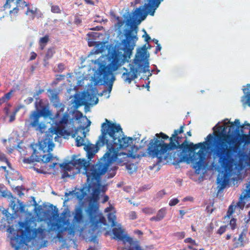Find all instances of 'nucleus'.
<instances>
[{
  "mask_svg": "<svg viewBox=\"0 0 250 250\" xmlns=\"http://www.w3.org/2000/svg\"><path fill=\"white\" fill-rule=\"evenodd\" d=\"M66 212H63L58 219V223H48L50 228L47 229L44 225H41L37 229H32V224L34 222L31 220L19 223L21 229L17 230L15 229L13 226H10L7 229L9 233L8 237L10 240L11 246L15 250H19L24 244L28 245L31 243L33 246L37 245L42 241L46 236V233H49L51 231L58 230L57 237L60 240L62 239V233L64 231L67 232V236L72 239L75 235L73 226H70L69 219L66 216Z\"/></svg>",
  "mask_w": 250,
  "mask_h": 250,
  "instance_id": "1",
  "label": "nucleus"
},
{
  "mask_svg": "<svg viewBox=\"0 0 250 250\" xmlns=\"http://www.w3.org/2000/svg\"><path fill=\"white\" fill-rule=\"evenodd\" d=\"M105 123H103L101 126L102 134L99 137L98 145L100 146L106 145L108 151L100 160H103L105 164L110 167H117L114 165L115 162H124V159L127 157L128 155L121 151L130 146L133 138L123 137L122 129L119 125H116L105 119Z\"/></svg>",
  "mask_w": 250,
  "mask_h": 250,
  "instance_id": "2",
  "label": "nucleus"
},
{
  "mask_svg": "<svg viewBox=\"0 0 250 250\" xmlns=\"http://www.w3.org/2000/svg\"><path fill=\"white\" fill-rule=\"evenodd\" d=\"M98 68L94 75L97 83L106 85L107 89L103 90L102 95L109 93L112 90L113 84L115 80L113 72L116 74L122 73V78L125 83L130 84L131 82L138 78L141 73L148 71L149 63H129V69L122 67L124 63H98Z\"/></svg>",
  "mask_w": 250,
  "mask_h": 250,
  "instance_id": "3",
  "label": "nucleus"
},
{
  "mask_svg": "<svg viewBox=\"0 0 250 250\" xmlns=\"http://www.w3.org/2000/svg\"><path fill=\"white\" fill-rule=\"evenodd\" d=\"M169 137L162 133L155 134L153 139L150 140L147 146L148 154L152 158H157L159 162L165 160H173L176 163L188 160V155L183 154V151L177 150L176 145H171L165 142Z\"/></svg>",
  "mask_w": 250,
  "mask_h": 250,
  "instance_id": "4",
  "label": "nucleus"
},
{
  "mask_svg": "<svg viewBox=\"0 0 250 250\" xmlns=\"http://www.w3.org/2000/svg\"><path fill=\"white\" fill-rule=\"evenodd\" d=\"M184 125H181L179 129H175L171 136L169 138L171 145H176L177 150L182 151L183 154H187L188 151H194L195 149L200 148L198 152H194L191 156L188 155V160L193 164V168L195 169L197 174H200L201 170L205 168L206 166V144L207 142L200 143L194 145L190 143L188 144L187 139L182 142L183 137L180 135L184 132Z\"/></svg>",
  "mask_w": 250,
  "mask_h": 250,
  "instance_id": "5",
  "label": "nucleus"
},
{
  "mask_svg": "<svg viewBox=\"0 0 250 250\" xmlns=\"http://www.w3.org/2000/svg\"><path fill=\"white\" fill-rule=\"evenodd\" d=\"M129 29H125V39L122 41L123 46H110L107 49L106 59L109 62H129L132 50L137 41V26L134 24V21L129 19L126 21Z\"/></svg>",
  "mask_w": 250,
  "mask_h": 250,
  "instance_id": "6",
  "label": "nucleus"
},
{
  "mask_svg": "<svg viewBox=\"0 0 250 250\" xmlns=\"http://www.w3.org/2000/svg\"><path fill=\"white\" fill-rule=\"evenodd\" d=\"M103 160L86 169L87 182L89 191H91L92 198L94 202H97L100 193L101 176L106 172L108 178L113 177L116 173L117 168L110 167L104 163Z\"/></svg>",
  "mask_w": 250,
  "mask_h": 250,
  "instance_id": "7",
  "label": "nucleus"
},
{
  "mask_svg": "<svg viewBox=\"0 0 250 250\" xmlns=\"http://www.w3.org/2000/svg\"><path fill=\"white\" fill-rule=\"evenodd\" d=\"M212 152L214 158L218 159L219 163L224 168V170L219 174L217 178V183L222 189L225 188L228 185L230 178L232 175H239L245 168L250 167V150L248 152L243 151L238 153V161L234 168H233V159L231 168H229L221 162L219 158L214 154V147Z\"/></svg>",
  "mask_w": 250,
  "mask_h": 250,
  "instance_id": "8",
  "label": "nucleus"
},
{
  "mask_svg": "<svg viewBox=\"0 0 250 250\" xmlns=\"http://www.w3.org/2000/svg\"><path fill=\"white\" fill-rule=\"evenodd\" d=\"M65 106L62 104L58 106L57 108V112L54 118V121L56 126L55 127H51L50 132L53 134H56V136L54 138L56 142H60L62 140L60 136H68L69 135L72 130L71 129H66L65 125H71L68 124L69 115L67 112H65L62 116V118H60V113L63 112L64 110Z\"/></svg>",
  "mask_w": 250,
  "mask_h": 250,
  "instance_id": "9",
  "label": "nucleus"
},
{
  "mask_svg": "<svg viewBox=\"0 0 250 250\" xmlns=\"http://www.w3.org/2000/svg\"><path fill=\"white\" fill-rule=\"evenodd\" d=\"M98 209L99 205L97 202L89 203L86 212L93 229H97L102 225H106L105 218L102 214H99Z\"/></svg>",
  "mask_w": 250,
  "mask_h": 250,
  "instance_id": "10",
  "label": "nucleus"
},
{
  "mask_svg": "<svg viewBox=\"0 0 250 250\" xmlns=\"http://www.w3.org/2000/svg\"><path fill=\"white\" fill-rule=\"evenodd\" d=\"M148 3H145L144 7L136 8L133 13L134 17L136 18L140 17V22L144 20L148 14L151 16H154L155 10L158 7L160 3L163 0H147Z\"/></svg>",
  "mask_w": 250,
  "mask_h": 250,
  "instance_id": "11",
  "label": "nucleus"
},
{
  "mask_svg": "<svg viewBox=\"0 0 250 250\" xmlns=\"http://www.w3.org/2000/svg\"><path fill=\"white\" fill-rule=\"evenodd\" d=\"M94 165H88V162L84 159H78L76 156H74L71 161L64 165H61V167H62L64 170L69 171L73 174L80 173V169L83 167L86 174V169Z\"/></svg>",
  "mask_w": 250,
  "mask_h": 250,
  "instance_id": "12",
  "label": "nucleus"
},
{
  "mask_svg": "<svg viewBox=\"0 0 250 250\" xmlns=\"http://www.w3.org/2000/svg\"><path fill=\"white\" fill-rule=\"evenodd\" d=\"M83 209L82 206H77L73 212L74 218L72 224H70L71 226H73L74 230L82 232L83 230V227H80L84 223V216L83 214Z\"/></svg>",
  "mask_w": 250,
  "mask_h": 250,
  "instance_id": "13",
  "label": "nucleus"
},
{
  "mask_svg": "<svg viewBox=\"0 0 250 250\" xmlns=\"http://www.w3.org/2000/svg\"><path fill=\"white\" fill-rule=\"evenodd\" d=\"M248 198L250 199V182L247 184L246 189L242 193L236 204L235 205H231L229 207L227 212L228 215H232L236 209L239 208V210L243 209L245 204L244 200Z\"/></svg>",
  "mask_w": 250,
  "mask_h": 250,
  "instance_id": "14",
  "label": "nucleus"
},
{
  "mask_svg": "<svg viewBox=\"0 0 250 250\" xmlns=\"http://www.w3.org/2000/svg\"><path fill=\"white\" fill-rule=\"evenodd\" d=\"M41 117V116L38 111L32 112L29 117L30 125L35 130L41 133H43L44 132L46 126L44 122L40 121Z\"/></svg>",
  "mask_w": 250,
  "mask_h": 250,
  "instance_id": "15",
  "label": "nucleus"
},
{
  "mask_svg": "<svg viewBox=\"0 0 250 250\" xmlns=\"http://www.w3.org/2000/svg\"><path fill=\"white\" fill-rule=\"evenodd\" d=\"M51 129V127L46 132L45 138L39 142L40 149L43 151V152H49L52 151L54 147V144L52 141L53 136L55 135L54 137H55L56 135L53 134L50 132Z\"/></svg>",
  "mask_w": 250,
  "mask_h": 250,
  "instance_id": "16",
  "label": "nucleus"
},
{
  "mask_svg": "<svg viewBox=\"0 0 250 250\" xmlns=\"http://www.w3.org/2000/svg\"><path fill=\"white\" fill-rule=\"evenodd\" d=\"M15 3L16 6L10 10L9 14L11 16H16L17 15L19 11V7L23 9L25 7H27L29 5L25 0H6L5 3L3 5L5 9H9L11 8L12 3Z\"/></svg>",
  "mask_w": 250,
  "mask_h": 250,
  "instance_id": "17",
  "label": "nucleus"
},
{
  "mask_svg": "<svg viewBox=\"0 0 250 250\" xmlns=\"http://www.w3.org/2000/svg\"><path fill=\"white\" fill-rule=\"evenodd\" d=\"M71 128H68L67 129H71L72 130V132L69 136L71 135L73 138H75L76 136V135H78L75 139L76 146H83L84 144V138L86 137V133L84 131V130L86 129V128L84 127V126H80V127H78L75 130V132H74L73 129L74 125L73 124H71ZM59 136L61 137L62 136L59 135ZM64 136L65 137L67 136L65 135ZM68 136H69V135ZM60 138H61V137Z\"/></svg>",
  "mask_w": 250,
  "mask_h": 250,
  "instance_id": "18",
  "label": "nucleus"
},
{
  "mask_svg": "<svg viewBox=\"0 0 250 250\" xmlns=\"http://www.w3.org/2000/svg\"><path fill=\"white\" fill-rule=\"evenodd\" d=\"M149 57V54L144 45L137 51L133 62H148Z\"/></svg>",
  "mask_w": 250,
  "mask_h": 250,
  "instance_id": "19",
  "label": "nucleus"
},
{
  "mask_svg": "<svg viewBox=\"0 0 250 250\" xmlns=\"http://www.w3.org/2000/svg\"><path fill=\"white\" fill-rule=\"evenodd\" d=\"M97 90L93 89L92 90H87L83 95V99L85 101L86 104L95 105L98 102V99L96 96Z\"/></svg>",
  "mask_w": 250,
  "mask_h": 250,
  "instance_id": "20",
  "label": "nucleus"
},
{
  "mask_svg": "<svg viewBox=\"0 0 250 250\" xmlns=\"http://www.w3.org/2000/svg\"><path fill=\"white\" fill-rule=\"evenodd\" d=\"M10 207L12 209L15 213L19 211L21 212H24L25 206L22 202H21L18 199H13L10 203Z\"/></svg>",
  "mask_w": 250,
  "mask_h": 250,
  "instance_id": "21",
  "label": "nucleus"
},
{
  "mask_svg": "<svg viewBox=\"0 0 250 250\" xmlns=\"http://www.w3.org/2000/svg\"><path fill=\"white\" fill-rule=\"evenodd\" d=\"M98 142L99 140L97 141L96 146L90 144L84 146V148L86 151L87 156L90 160L93 157L95 153L98 151L99 147L101 146L98 145Z\"/></svg>",
  "mask_w": 250,
  "mask_h": 250,
  "instance_id": "22",
  "label": "nucleus"
},
{
  "mask_svg": "<svg viewBox=\"0 0 250 250\" xmlns=\"http://www.w3.org/2000/svg\"><path fill=\"white\" fill-rule=\"evenodd\" d=\"M116 226L118 228H114L112 229V232L114 235L115 238L118 240H122L124 243L126 242V239L127 238H130L127 236L125 234H124V230L121 228V225H118Z\"/></svg>",
  "mask_w": 250,
  "mask_h": 250,
  "instance_id": "23",
  "label": "nucleus"
},
{
  "mask_svg": "<svg viewBox=\"0 0 250 250\" xmlns=\"http://www.w3.org/2000/svg\"><path fill=\"white\" fill-rule=\"evenodd\" d=\"M243 90L244 95L242 97L241 102L244 106L248 105L250 107V84H248L247 87Z\"/></svg>",
  "mask_w": 250,
  "mask_h": 250,
  "instance_id": "24",
  "label": "nucleus"
},
{
  "mask_svg": "<svg viewBox=\"0 0 250 250\" xmlns=\"http://www.w3.org/2000/svg\"><path fill=\"white\" fill-rule=\"evenodd\" d=\"M167 213V209L163 208L159 209L156 216H154L150 218V221L159 222L164 219Z\"/></svg>",
  "mask_w": 250,
  "mask_h": 250,
  "instance_id": "25",
  "label": "nucleus"
},
{
  "mask_svg": "<svg viewBox=\"0 0 250 250\" xmlns=\"http://www.w3.org/2000/svg\"><path fill=\"white\" fill-rule=\"evenodd\" d=\"M126 242L130 245L127 250H142L138 242L134 241L131 238H127Z\"/></svg>",
  "mask_w": 250,
  "mask_h": 250,
  "instance_id": "26",
  "label": "nucleus"
},
{
  "mask_svg": "<svg viewBox=\"0 0 250 250\" xmlns=\"http://www.w3.org/2000/svg\"><path fill=\"white\" fill-rule=\"evenodd\" d=\"M35 153L36 150H34V153L29 158H24L23 162L26 164H31L35 162H40L41 161V157L37 156Z\"/></svg>",
  "mask_w": 250,
  "mask_h": 250,
  "instance_id": "27",
  "label": "nucleus"
},
{
  "mask_svg": "<svg viewBox=\"0 0 250 250\" xmlns=\"http://www.w3.org/2000/svg\"><path fill=\"white\" fill-rule=\"evenodd\" d=\"M74 117L77 120H79L81 119L82 121L83 122L84 121H86V122L87 123V124L85 126H84L85 128L90 125L91 122L90 121V120H88L86 116L83 117V113L80 111H77L75 113Z\"/></svg>",
  "mask_w": 250,
  "mask_h": 250,
  "instance_id": "28",
  "label": "nucleus"
},
{
  "mask_svg": "<svg viewBox=\"0 0 250 250\" xmlns=\"http://www.w3.org/2000/svg\"><path fill=\"white\" fill-rule=\"evenodd\" d=\"M49 41V36L47 35H45L44 37L41 38L39 42L40 45V48L41 50H43L47 43Z\"/></svg>",
  "mask_w": 250,
  "mask_h": 250,
  "instance_id": "29",
  "label": "nucleus"
},
{
  "mask_svg": "<svg viewBox=\"0 0 250 250\" xmlns=\"http://www.w3.org/2000/svg\"><path fill=\"white\" fill-rule=\"evenodd\" d=\"M55 53L54 47L49 48L47 49L44 57V61L48 60L51 58Z\"/></svg>",
  "mask_w": 250,
  "mask_h": 250,
  "instance_id": "30",
  "label": "nucleus"
},
{
  "mask_svg": "<svg viewBox=\"0 0 250 250\" xmlns=\"http://www.w3.org/2000/svg\"><path fill=\"white\" fill-rule=\"evenodd\" d=\"M116 217L115 215L112 213H109L108 214V220L110 222L112 227H115L117 226L116 222Z\"/></svg>",
  "mask_w": 250,
  "mask_h": 250,
  "instance_id": "31",
  "label": "nucleus"
},
{
  "mask_svg": "<svg viewBox=\"0 0 250 250\" xmlns=\"http://www.w3.org/2000/svg\"><path fill=\"white\" fill-rule=\"evenodd\" d=\"M243 234L244 233L242 232L239 236L238 239L237 240V242L234 244L235 247H238L242 246L243 245ZM236 241V238H235L234 239V241Z\"/></svg>",
  "mask_w": 250,
  "mask_h": 250,
  "instance_id": "32",
  "label": "nucleus"
},
{
  "mask_svg": "<svg viewBox=\"0 0 250 250\" xmlns=\"http://www.w3.org/2000/svg\"><path fill=\"white\" fill-rule=\"evenodd\" d=\"M51 11L53 13L60 14L61 13V10L59 6L54 5L52 3H50Z\"/></svg>",
  "mask_w": 250,
  "mask_h": 250,
  "instance_id": "33",
  "label": "nucleus"
},
{
  "mask_svg": "<svg viewBox=\"0 0 250 250\" xmlns=\"http://www.w3.org/2000/svg\"><path fill=\"white\" fill-rule=\"evenodd\" d=\"M52 158V154L49 153L47 155H44L41 158V161L46 163L49 162Z\"/></svg>",
  "mask_w": 250,
  "mask_h": 250,
  "instance_id": "34",
  "label": "nucleus"
},
{
  "mask_svg": "<svg viewBox=\"0 0 250 250\" xmlns=\"http://www.w3.org/2000/svg\"><path fill=\"white\" fill-rule=\"evenodd\" d=\"M27 7V8L25 12V14L26 15L30 16L32 17V18L33 19L36 13V9L35 10L30 9V8L29 7V5Z\"/></svg>",
  "mask_w": 250,
  "mask_h": 250,
  "instance_id": "35",
  "label": "nucleus"
},
{
  "mask_svg": "<svg viewBox=\"0 0 250 250\" xmlns=\"http://www.w3.org/2000/svg\"><path fill=\"white\" fill-rule=\"evenodd\" d=\"M14 91L11 90L6 94H5L1 98L5 102H7L11 98Z\"/></svg>",
  "mask_w": 250,
  "mask_h": 250,
  "instance_id": "36",
  "label": "nucleus"
},
{
  "mask_svg": "<svg viewBox=\"0 0 250 250\" xmlns=\"http://www.w3.org/2000/svg\"><path fill=\"white\" fill-rule=\"evenodd\" d=\"M19 110V108L15 109L14 111L9 116V122L11 123L15 120L16 115Z\"/></svg>",
  "mask_w": 250,
  "mask_h": 250,
  "instance_id": "37",
  "label": "nucleus"
},
{
  "mask_svg": "<svg viewBox=\"0 0 250 250\" xmlns=\"http://www.w3.org/2000/svg\"><path fill=\"white\" fill-rule=\"evenodd\" d=\"M166 194V193L164 190H161L157 193L155 198L157 200H160L162 199Z\"/></svg>",
  "mask_w": 250,
  "mask_h": 250,
  "instance_id": "38",
  "label": "nucleus"
},
{
  "mask_svg": "<svg viewBox=\"0 0 250 250\" xmlns=\"http://www.w3.org/2000/svg\"><path fill=\"white\" fill-rule=\"evenodd\" d=\"M35 111H38V113L40 114V116L42 117V116H46L49 115V111L48 109L44 108L41 110H36Z\"/></svg>",
  "mask_w": 250,
  "mask_h": 250,
  "instance_id": "39",
  "label": "nucleus"
},
{
  "mask_svg": "<svg viewBox=\"0 0 250 250\" xmlns=\"http://www.w3.org/2000/svg\"><path fill=\"white\" fill-rule=\"evenodd\" d=\"M143 211L146 214H152L155 212V210L152 208H145L143 209Z\"/></svg>",
  "mask_w": 250,
  "mask_h": 250,
  "instance_id": "40",
  "label": "nucleus"
},
{
  "mask_svg": "<svg viewBox=\"0 0 250 250\" xmlns=\"http://www.w3.org/2000/svg\"><path fill=\"white\" fill-rule=\"evenodd\" d=\"M51 92L50 101L57 100L59 98L58 94L55 93L53 90H50Z\"/></svg>",
  "mask_w": 250,
  "mask_h": 250,
  "instance_id": "41",
  "label": "nucleus"
},
{
  "mask_svg": "<svg viewBox=\"0 0 250 250\" xmlns=\"http://www.w3.org/2000/svg\"><path fill=\"white\" fill-rule=\"evenodd\" d=\"M174 236L177 237L179 239H182L185 236V233L184 231L177 232L174 234Z\"/></svg>",
  "mask_w": 250,
  "mask_h": 250,
  "instance_id": "42",
  "label": "nucleus"
},
{
  "mask_svg": "<svg viewBox=\"0 0 250 250\" xmlns=\"http://www.w3.org/2000/svg\"><path fill=\"white\" fill-rule=\"evenodd\" d=\"M51 102L52 103L53 106L56 108H58V106L62 104L60 102L59 98L57 100H53Z\"/></svg>",
  "mask_w": 250,
  "mask_h": 250,
  "instance_id": "43",
  "label": "nucleus"
},
{
  "mask_svg": "<svg viewBox=\"0 0 250 250\" xmlns=\"http://www.w3.org/2000/svg\"><path fill=\"white\" fill-rule=\"evenodd\" d=\"M179 200L177 198L172 199L170 200V201L169 202V205L170 206H175L177 204H178L179 203Z\"/></svg>",
  "mask_w": 250,
  "mask_h": 250,
  "instance_id": "44",
  "label": "nucleus"
},
{
  "mask_svg": "<svg viewBox=\"0 0 250 250\" xmlns=\"http://www.w3.org/2000/svg\"><path fill=\"white\" fill-rule=\"evenodd\" d=\"M184 242L187 243H191L194 245H197L195 241L191 238H188L185 239Z\"/></svg>",
  "mask_w": 250,
  "mask_h": 250,
  "instance_id": "45",
  "label": "nucleus"
},
{
  "mask_svg": "<svg viewBox=\"0 0 250 250\" xmlns=\"http://www.w3.org/2000/svg\"><path fill=\"white\" fill-rule=\"evenodd\" d=\"M229 225L232 229H234L236 227V220L234 218L231 219L229 222Z\"/></svg>",
  "mask_w": 250,
  "mask_h": 250,
  "instance_id": "46",
  "label": "nucleus"
},
{
  "mask_svg": "<svg viewBox=\"0 0 250 250\" xmlns=\"http://www.w3.org/2000/svg\"><path fill=\"white\" fill-rule=\"evenodd\" d=\"M226 229V226H221L217 231V233L219 234H223Z\"/></svg>",
  "mask_w": 250,
  "mask_h": 250,
  "instance_id": "47",
  "label": "nucleus"
},
{
  "mask_svg": "<svg viewBox=\"0 0 250 250\" xmlns=\"http://www.w3.org/2000/svg\"><path fill=\"white\" fill-rule=\"evenodd\" d=\"M129 217L131 219H135L137 218V215L136 214V212L134 211H131L129 213Z\"/></svg>",
  "mask_w": 250,
  "mask_h": 250,
  "instance_id": "48",
  "label": "nucleus"
},
{
  "mask_svg": "<svg viewBox=\"0 0 250 250\" xmlns=\"http://www.w3.org/2000/svg\"><path fill=\"white\" fill-rule=\"evenodd\" d=\"M0 161L2 162H6L9 166V163L7 160L4 154H0Z\"/></svg>",
  "mask_w": 250,
  "mask_h": 250,
  "instance_id": "49",
  "label": "nucleus"
},
{
  "mask_svg": "<svg viewBox=\"0 0 250 250\" xmlns=\"http://www.w3.org/2000/svg\"><path fill=\"white\" fill-rule=\"evenodd\" d=\"M37 55L35 52H32L31 53V55H30V57L29 59V61H33V60H35L36 59V58L37 57Z\"/></svg>",
  "mask_w": 250,
  "mask_h": 250,
  "instance_id": "50",
  "label": "nucleus"
},
{
  "mask_svg": "<svg viewBox=\"0 0 250 250\" xmlns=\"http://www.w3.org/2000/svg\"><path fill=\"white\" fill-rule=\"evenodd\" d=\"M144 31L145 32V34L143 35V37H145V41L147 42L151 39V38L149 37V36L147 34L146 31L145 30Z\"/></svg>",
  "mask_w": 250,
  "mask_h": 250,
  "instance_id": "51",
  "label": "nucleus"
},
{
  "mask_svg": "<svg viewBox=\"0 0 250 250\" xmlns=\"http://www.w3.org/2000/svg\"><path fill=\"white\" fill-rule=\"evenodd\" d=\"M133 168V170L135 171L136 170L135 166L133 164H129L126 166V168L127 170H132Z\"/></svg>",
  "mask_w": 250,
  "mask_h": 250,
  "instance_id": "52",
  "label": "nucleus"
},
{
  "mask_svg": "<svg viewBox=\"0 0 250 250\" xmlns=\"http://www.w3.org/2000/svg\"><path fill=\"white\" fill-rule=\"evenodd\" d=\"M33 101V99L32 97H28L26 99L24 100V102L26 104H30Z\"/></svg>",
  "mask_w": 250,
  "mask_h": 250,
  "instance_id": "53",
  "label": "nucleus"
},
{
  "mask_svg": "<svg viewBox=\"0 0 250 250\" xmlns=\"http://www.w3.org/2000/svg\"><path fill=\"white\" fill-rule=\"evenodd\" d=\"M74 22L76 24H80L82 22V20L78 17H76L75 19Z\"/></svg>",
  "mask_w": 250,
  "mask_h": 250,
  "instance_id": "54",
  "label": "nucleus"
},
{
  "mask_svg": "<svg viewBox=\"0 0 250 250\" xmlns=\"http://www.w3.org/2000/svg\"><path fill=\"white\" fill-rule=\"evenodd\" d=\"M89 61L91 62H94V63H96V62H104V61H100L99 60V59H95V60H93V59H91L90 60H88Z\"/></svg>",
  "mask_w": 250,
  "mask_h": 250,
  "instance_id": "55",
  "label": "nucleus"
},
{
  "mask_svg": "<svg viewBox=\"0 0 250 250\" xmlns=\"http://www.w3.org/2000/svg\"><path fill=\"white\" fill-rule=\"evenodd\" d=\"M58 68L59 69V71H62L64 68L63 63H59L58 64Z\"/></svg>",
  "mask_w": 250,
  "mask_h": 250,
  "instance_id": "56",
  "label": "nucleus"
},
{
  "mask_svg": "<svg viewBox=\"0 0 250 250\" xmlns=\"http://www.w3.org/2000/svg\"><path fill=\"white\" fill-rule=\"evenodd\" d=\"M85 3L87 4H90L93 5L94 4V2L92 0H84Z\"/></svg>",
  "mask_w": 250,
  "mask_h": 250,
  "instance_id": "57",
  "label": "nucleus"
},
{
  "mask_svg": "<svg viewBox=\"0 0 250 250\" xmlns=\"http://www.w3.org/2000/svg\"><path fill=\"white\" fill-rule=\"evenodd\" d=\"M65 171L62 174V177L65 178V177H68L70 176V175L68 174L67 172V170H64Z\"/></svg>",
  "mask_w": 250,
  "mask_h": 250,
  "instance_id": "58",
  "label": "nucleus"
},
{
  "mask_svg": "<svg viewBox=\"0 0 250 250\" xmlns=\"http://www.w3.org/2000/svg\"><path fill=\"white\" fill-rule=\"evenodd\" d=\"M161 49V46L160 44H157L156 47V51L155 53H157L158 51H160Z\"/></svg>",
  "mask_w": 250,
  "mask_h": 250,
  "instance_id": "59",
  "label": "nucleus"
},
{
  "mask_svg": "<svg viewBox=\"0 0 250 250\" xmlns=\"http://www.w3.org/2000/svg\"><path fill=\"white\" fill-rule=\"evenodd\" d=\"M73 194H74V191H69V192H65V196L66 197H67L70 195Z\"/></svg>",
  "mask_w": 250,
  "mask_h": 250,
  "instance_id": "60",
  "label": "nucleus"
},
{
  "mask_svg": "<svg viewBox=\"0 0 250 250\" xmlns=\"http://www.w3.org/2000/svg\"><path fill=\"white\" fill-rule=\"evenodd\" d=\"M4 111L6 114V116L8 115L9 113V108L8 107H5L4 108Z\"/></svg>",
  "mask_w": 250,
  "mask_h": 250,
  "instance_id": "61",
  "label": "nucleus"
},
{
  "mask_svg": "<svg viewBox=\"0 0 250 250\" xmlns=\"http://www.w3.org/2000/svg\"><path fill=\"white\" fill-rule=\"evenodd\" d=\"M43 90H39L35 94H34V97L36 98V96H38L40 94H41L43 92Z\"/></svg>",
  "mask_w": 250,
  "mask_h": 250,
  "instance_id": "62",
  "label": "nucleus"
},
{
  "mask_svg": "<svg viewBox=\"0 0 250 250\" xmlns=\"http://www.w3.org/2000/svg\"><path fill=\"white\" fill-rule=\"evenodd\" d=\"M213 138V136L212 134H209L208 135V136L207 137V139L208 140V141H209L210 140H212Z\"/></svg>",
  "mask_w": 250,
  "mask_h": 250,
  "instance_id": "63",
  "label": "nucleus"
},
{
  "mask_svg": "<svg viewBox=\"0 0 250 250\" xmlns=\"http://www.w3.org/2000/svg\"><path fill=\"white\" fill-rule=\"evenodd\" d=\"M132 151H135V152H136L138 149H139V147L136 146H134L133 147H132Z\"/></svg>",
  "mask_w": 250,
  "mask_h": 250,
  "instance_id": "64",
  "label": "nucleus"
}]
</instances>
